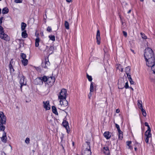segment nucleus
<instances>
[{
    "label": "nucleus",
    "instance_id": "f257e3e1",
    "mask_svg": "<svg viewBox=\"0 0 155 155\" xmlns=\"http://www.w3.org/2000/svg\"><path fill=\"white\" fill-rule=\"evenodd\" d=\"M55 81L54 77H47L44 76L43 77H40L36 78L35 81V83L36 84H40L43 83V81L45 83V85L48 87H50L52 86Z\"/></svg>",
    "mask_w": 155,
    "mask_h": 155
},
{
    "label": "nucleus",
    "instance_id": "f03ea898",
    "mask_svg": "<svg viewBox=\"0 0 155 155\" xmlns=\"http://www.w3.org/2000/svg\"><path fill=\"white\" fill-rule=\"evenodd\" d=\"M144 56L146 60L155 57L152 50L150 48H146L145 50Z\"/></svg>",
    "mask_w": 155,
    "mask_h": 155
},
{
    "label": "nucleus",
    "instance_id": "7ed1b4c3",
    "mask_svg": "<svg viewBox=\"0 0 155 155\" xmlns=\"http://www.w3.org/2000/svg\"><path fill=\"white\" fill-rule=\"evenodd\" d=\"M67 95V91L65 89H62L59 94L58 95V99H64L66 98Z\"/></svg>",
    "mask_w": 155,
    "mask_h": 155
},
{
    "label": "nucleus",
    "instance_id": "20e7f679",
    "mask_svg": "<svg viewBox=\"0 0 155 155\" xmlns=\"http://www.w3.org/2000/svg\"><path fill=\"white\" fill-rule=\"evenodd\" d=\"M146 61L147 65L150 67H152V68L153 69V65H154V64H155V58L153 57L152 58Z\"/></svg>",
    "mask_w": 155,
    "mask_h": 155
},
{
    "label": "nucleus",
    "instance_id": "39448f33",
    "mask_svg": "<svg viewBox=\"0 0 155 155\" xmlns=\"http://www.w3.org/2000/svg\"><path fill=\"white\" fill-rule=\"evenodd\" d=\"M43 107L45 110H49L51 109L49 101H44L43 102Z\"/></svg>",
    "mask_w": 155,
    "mask_h": 155
},
{
    "label": "nucleus",
    "instance_id": "423d86ee",
    "mask_svg": "<svg viewBox=\"0 0 155 155\" xmlns=\"http://www.w3.org/2000/svg\"><path fill=\"white\" fill-rule=\"evenodd\" d=\"M61 106L62 107H66L68 105V103L66 100V98L64 99H58Z\"/></svg>",
    "mask_w": 155,
    "mask_h": 155
},
{
    "label": "nucleus",
    "instance_id": "0eeeda50",
    "mask_svg": "<svg viewBox=\"0 0 155 155\" xmlns=\"http://www.w3.org/2000/svg\"><path fill=\"white\" fill-rule=\"evenodd\" d=\"M0 37L2 39L6 41H8L9 40V36L7 34H5L4 32L0 34Z\"/></svg>",
    "mask_w": 155,
    "mask_h": 155
},
{
    "label": "nucleus",
    "instance_id": "6e6552de",
    "mask_svg": "<svg viewBox=\"0 0 155 155\" xmlns=\"http://www.w3.org/2000/svg\"><path fill=\"white\" fill-rule=\"evenodd\" d=\"M0 118L1 119V122L2 121L3 123L6 124V117L4 115L3 112L0 111Z\"/></svg>",
    "mask_w": 155,
    "mask_h": 155
},
{
    "label": "nucleus",
    "instance_id": "1a4fd4ad",
    "mask_svg": "<svg viewBox=\"0 0 155 155\" xmlns=\"http://www.w3.org/2000/svg\"><path fill=\"white\" fill-rule=\"evenodd\" d=\"M82 155H91V152L90 150V147L89 145L84 150V152L82 153Z\"/></svg>",
    "mask_w": 155,
    "mask_h": 155
},
{
    "label": "nucleus",
    "instance_id": "9d476101",
    "mask_svg": "<svg viewBox=\"0 0 155 155\" xmlns=\"http://www.w3.org/2000/svg\"><path fill=\"white\" fill-rule=\"evenodd\" d=\"M49 64L50 62L48 61V59H46L45 61L42 62V67L46 68L49 65Z\"/></svg>",
    "mask_w": 155,
    "mask_h": 155
},
{
    "label": "nucleus",
    "instance_id": "9b49d317",
    "mask_svg": "<svg viewBox=\"0 0 155 155\" xmlns=\"http://www.w3.org/2000/svg\"><path fill=\"white\" fill-rule=\"evenodd\" d=\"M96 39L97 40V44L100 45V32L99 30H98L97 31Z\"/></svg>",
    "mask_w": 155,
    "mask_h": 155
},
{
    "label": "nucleus",
    "instance_id": "f8f14e48",
    "mask_svg": "<svg viewBox=\"0 0 155 155\" xmlns=\"http://www.w3.org/2000/svg\"><path fill=\"white\" fill-rule=\"evenodd\" d=\"M20 83L21 84V87L22 86L25 85L26 84V80H25V78L24 76H22L20 80Z\"/></svg>",
    "mask_w": 155,
    "mask_h": 155
},
{
    "label": "nucleus",
    "instance_id": "ddd939ff",
    "mask_svg": "<svg viewBox=\"0 0 155 155\" xmlns=\"http://www.w3.org/2000/svg\"><path fill=\"white\" fill-rule=\"evenodd\" d=\"M7 137L6 136V133L5 132L3 133L2 137H1L2 141L4 143H6L7 142Z\"/></svg>",
    "mask_w": 155,
    "mask_h": 155
},
{
    "label": "nucleus",
    "instance_id": "4468645a",
    "mask_svg": "<svg viewBox=\"0 0 155 155\" xmlns=\"http://www.w3.org/2000/svg\"><path fill=\"white\" fill-rule=\"evenodd\" d=\"M14 63L12 59H11L9 65V68L11 72H13L14 70L13 68V66L14 65Z\"/></svg>",
    "mask_w": 155,
    "mask_h": 155
},
{
    "label": "nucleus",
    "instance_id": "2eb2a0df",
    "mask_svg": "<svg viewBox=\"0 0 155 155\" xmlns=\"http://www.w3.org/2000/svg\"><path fill=\"white\" fill-rule=\"evenodd\" d=\"M104 136L107 139H109L111 137V134L109 131H106L104 134Z\"/></svg>",
    "mask_w": 155,
    "mask_h": 155
},
{
    "label": "nucleus",
    "instance_id": "dca6fc26",
    "mask_svg": "<svg viewBox=\"0 0 155 155\" xmlns=\"http://www.w3.org/2000/svg\"><path fill=\"white\" fill-rule=\"evenodd\" d=\"M145 137H152V134L151 133V130L147 129L145 133Z\"/></svg>",
    "mask_w": 155,
    "mask_h": 155
},
{
    "label": "nucleus",
    "instance_id": "f3484780",
    "mask_svg": "<svg viewBox=\"0 0 155 155\" xmlns=\"http://www.w3.org/2000/svg\"><path fill=\"white\" fill-rule=\"evenodd\" d=\"M102 151L105 154L108 155L109 154V151L107 147H104L102 149Z\"/></svg>",
    "mask_w": 155,
    "mask_h": 155
},
{
    "label": "nucleus",
    "instance_id": "a211bd4d",
    "mask_svg": "<svg viewBox=\"0 0 155 155\" xmlns=\"http://www.w3.org/2000/svg\"><path fill=\"white\" fill-rule=\"evenodd\" d=\"M5 124H6L3 123L2 121L1 122V123L0 124V130L3 131V132H5L4 130L5 129V127L4 125Z\"/></svg>",
    "mask_w": 155,
    "mask_h": 155
},
{
    "label": "nucleus",
    "instance_id": "6ab92c4d",
    "mask_svg": "<svg viewBox=\"0 0 155 155\" xmlns=\"http://www.w3.org/2000/svg\"><path fill=\"white\" fill-rule=\"evenodd\" d=\"M52 110L53 113L56 115H58V113L57 111L56 107L54 106H52Z\"/></svg>",
    "mask_w": 155,
    "mask_h": 155
},
{
    "label": "nucleus",
    "instance_id": "aec40b11",
    "mask_svg": "<svg viewBox=\"0 0 155 155\" xmlns=\"http://www.w3.org/2000/svg\"><path fill=\"white\" fill-rule=\"evenodd\" d=\"M21 61L22 63V64L24 66H25L27 65L28 63V61L27 59H21Z\"/></svg>",
    "mask_w": 155,
    "mask_h": 155
},
{
    "label": "nucleus",
    "instance_id": "412c9836",
    "mask_svg": "<svg viewBox=\"0 0 155 155\" xmlns=\"http://www.w3.org/2000/svg\"><path fill=\"white\" fill-rule=\"evenodd\" d=\"M137 105L138 107L140 109H141L143 108L142 102L140 100H138L137 101Z\"/></svg>",
    "mask_w": 155,
    "mask_h": 155
},
{
    "label": "nucleus",
    "instance_id": "4be33fe9",
    "mask_svg": "<svg viewBox=\"0 0 155 155\" xmlns=\"http://www.w3.org/2000/svg\"><path fill=\"white\" fill-rule=\"evenodd\" d=\"M22 37L25 38L28 37V34L26 31H23L21 33Z\"/></svg>",
    "mask_w": 155,
    "mask_h": 155
},
{
    "label": "nucleus",
    "instance_id": "5701e85b",
    "mask_svg": "<svg viewBox=\"0 0 155 155\" xmlns=\"http://www.w3.org/2000/svg\"><path fill=\"white\" fill-rule=\"evenodd\" d=\"M26 26L27 25L24 22H22L21 25V31H24Z\"/></svg>",
    "mask_w": 155,
    "mask_h": 155
},
{
    "label": "nucleus",
    "instance_id": "b1692460",
    "mask_svg": "<svg viewBox=\"0 0 155 155\" xmlns=\"http://www.w3.org/2000/svg\"><path fill=\"white\" fill-rule=\"evenodd\" d=\"M35 46L36 47H38L39 45V43L40 41V39L38 37H37L35 39Z\"/></svg>",
    "mask_w": 155,
    "mask_h": 155
},
{
    "label": "nucleus",
    "instance_id": "393cba45",
    "mask_svg": "<svg viewBox=\"0 0 155 155\" xmlns=\"http://www.w3.org/2000/svg\"><path fill=\"white\" fill-rule=\"evenodd\" d=\"M8 9L7 8L5 7L2 10V13L3 14H7L8 12Z\"/></svg>",
    "mask_w": 155,
    "mask_h": 155
},
{
    "label": "nucleus",
    "instance_id": "a878e982",
    "mask_svg": "<svg viewBox=\"0 0 155 155\" xmlns=\"http://www.w3.org/2000/svg\"><path fill=\"white\" fill-rule=\"evenodd\" d=\"M118 138L120 140H122L123 138V135L122 131L120 130L118 131Z\"/></svg>",
    "mask_w": 155,
    "mask_h": 155
},
{
    "label": "nucleus",
    "instance_id": "bb28decb",
    "mask_svg": "<svg viewBox=\"0 0 155 155\" xmlns=\"http://www.w3.org/2000/svg\"><path fill=\"white\" fill-rule=\"evenodd\" d=\"M62 125L66 129L68 127V122L65 120H64L62 123Z\"/></svg>",
    "mask_w": 155,
    "mask_h": 155
},
{
    "label": "nucleus",
    "instance_id": "cd10ccee",
    "mask_svg": "<svg viewBox=\"0 0 155 155\" xmlns=\"http://www.w3.org/2000/svg\"><path fill=\"white\" fill-rule=\"evenodd\" d=\"M94 83L91 82L90 84V91L91 92H93L94 91Z\"/></svg>",
    "mask_w": 155,
    "mask_h": 155
},
{
    "label": "nucleus",
    "instance_id": "c85d7f7f",
    "mask_svg": "<svg viewBox=\"0 0 155 155\" xmlns=\"http://www.w3.org/2000/svg\"><path fill=\"white\" fill-rule=\"evenodd\" d=\"M130 68L129 67H126L125 69V72L127 74H129L130 72Z\"/></svg>",
    "mask_w": 155,
    "mask_h": 155
},
{
    "label": "nucleus",
    "instance_id": "c756f323",
    "mask_svg": "<svg viewBox=\"0 0 155 155\" xmlns=\"http://www.w3.org/2000/svg\"><path fill=\"white\" fill-rule=\"evenodd\" d=\"M126 143L128 147V148L130 149H132L133 148L130 145V144L131 143V141H127Z\"/></svg>",
    "mask_w": 155,
    "mask_h": 155
},
{
    "label": "nucleus",
    "instance_id": "7c9ffc66",
    "mask_svg": "<svg viewBox=\"0 0 155 155\" xmlns=\"http://www.w3.org/2000/svg\"><path fill=\"white\" fill-rule=\"evenodd\" d=\"M48 37L50 39V40L53 41H54L55 40V37L54 35H50L48 36Z\"/></svg>",
    "mask_w": 155,
    "mask_h": 155
},
{
    "label": "nucleus",
    "instance_id": "2f4dec72",
    "mask_svg": "<svg viewBox=\"0 0 155 155\" xmlns=\"http://www.w3.org/2000/svg\"><path fill=\"white\" fill-rule=\"evenodd\" d=\"M64 26L67 29H69V23L67 21H65Z\"/></svg>",
    "mask_w": 155,
    "mask_h": 155
},
{
    "label": "nucleus",
    "instance_id": "473e14b6",
    "mask_svg": "<svg viewBox=\"0 0 155 155\" xmlns=\"http://www.w3.org/2000/svg\"><path fill=\"white\" fill-rule=\"evenodd\" d=\"M140 110L143 116L144 117H146L147 116V113L145 110L143 108H142Z\"/></svg>",
    "mask_w": 155,
    "mask_h": 155
},
{
    "label": "nucleus",
    "instance_id": "72a5a7b5",
    "mask_svg": "<svg viewBox=\"0 0 155 155\" xmlns=\"http://www.w3.org/2000/svg\"><path fill=\"white\" fill-rule=\"evenodd\" d=\"M21 59H26V55L23 53L21 54Z\"/></svg>",
    "mask_w": 155,
    "mask_h": 155
},
{
    "label": "nucleus",
    "instance_id": "f704fd0d",
    "mask_svg": "<svg viewBox=\"0 0 155 155\" xmlns=\"http://www.w3.org/2000/svg\"><path fill=\"white\" fill-rule=\"evenodd\" d=\"M117 68L121 72L123 71V68H122V66L120 64L118 65Z\"/></svg>",
    "mask_w": 155,
    "mask_h": 155
},
{
    "label": "nucleus",
    "instance_id": "c9c22d12",
    "mask_svg": "<svg viewBox=\"0 0 155 155\" xmlns=\"http://www.w3.org/2000/svg\"><path fill=\"white\" fill-rule=\"evenodd\" d=\"M87 76L88 81H91L92 80V78L91 76L87 74Z\"/></svg>",
    "mask_w": 155,
    "mask_h": 155
},
{
    "label": "nucleus",
    "instance_id": "e433bc0d",
    "mask_svg": "<svg viewBox=\"0 0 155 155\" xmlns=\"http://www.w3.org/2000/svg\"><path fill=\"white\" fill-rule=\"evenodd\" d=\"M140 34L141 35V37H142V38L144 39H146L147 38V36H146L143 33H141Z\"/></svg>",
    "mask_w": 155,
    "mask_h": 155
},
{
    "label": "nucleus",
    "instance_id": "4c0bfd02",
    "mask_svg": "<svg viewBox=\"0 0 155 155\" xmlns=\"http://www.w3.org/2000/svg\"><path fill=\"white\" fill-rule=\"evenodd\" d=\"M151 139L152 137H145V141L147 143H149V139Z\"/></svg>",
    "mask_w": 155,
    "mask_h": 155
},
{
    "label": "nucleus",
    "instance_id": "58836bf2",
    "mask_svg": "<svg viewBox=\"0 0 155 155\" xmlns=\"http://www.w3.org/2000/svg\"><path fill=\"white\" fill-rule=\"evenodd\" d=\"M124 87H125L126 89L128 88H129L128 82L127 81L125 83V84L124 86Z\"/></svg>",
    "mask_w": 155,
    "mask_h": 155
},
{
    "label": "nucleus",
    "instance_id": "ea45409f",
    "mask_svg": "<svg viewBox=\"0 0 155 155\" xmlns=\"http://www.w3.org/2000/svg\"><path fill=\"white\" fill-rule=\"evenodd\" d=\"M116 127L117 128V129L118 131H120L121 130H120V129L119 126L118 125L116 124Z\"/></svg>",
    "mask_w": 155,
    "mask_h": 155
},
{
    "label": "nucleus",
    "instance_id": "a19ab883",
    "mask_svg": "<svg viewBox=\"0 0 155 155\" xmlns=\"http://www.w3.org/2000/svg\"><path fill=\"white\" fill-rule=\"evenodd\" d=\"M147 127V129L150 130V127L148 125V123L147 122H145L144 124Z\"/></svg>",
    "mask_w": 155,
    "mask_h": 155
},
{
    "label": "nucleus",
    "instance_id": "79ce46f5",
    "mask_svg": "<svg viewBox=\"0 0 155 155\" xmlns=\"http://www.w3.org/2000/svg\"><path fill=\"white\" fill-rule=\"evenodd\" d=\"M30 139L28 138H27L25 140V142L27 143L28 144L29 143Z\"/></svg>",
    "mask_w": 155,
    "mask_h": 155
},
{
    "label": "nucleus",
    "instance_id": "37998d69",
    "mask_svg": "<svg viewBox=\"0 0 155 155\" xmlns=\"http://www.w3.org/2000/svg\"><path fill=\"white\" fill-rule=\"evenodd\" d=\"M47 31L48 32H51V28L50 27L48 26L47 28Z\"/></svg>",
    "mask_w": 155,
    "mask_h": 155
},
{
    "label": "nucleus",
    "instance_id": "c03bdc74",
    "mask_svg": "<svg viewBox=\"0 0 155 155\" xmlns=\"http://www.w3.org/2000/svg\"><path fill=\"white\" fill-rule=\"evenodd\" d=\"M4 32L3 28L2 26H0V34Z\"/></svg>",
    "mask_w": 155,
    "mask_h": 155
},
{
    "label": "nucleus",
    "instance_id": "a18cd8bd",
    "mask_svg": "<svg viewBox=\"0 0 155 155\" xmlns=\"http://www.w3.org/2000/svg\"><path fill=\"white\" fill-rule=\"evenodd\" d=\"M22 2V0H15V2L16 3H20Z\"/></svg>",
    "mask_w": 155,
    "mask_h": 155
},
{
    "label": "nucleus",
    "instance_id": "49530a36",
    "mask_svg": "<svg viewBox=\"0 0 155 155\" xmlns=\"http://www.w3.org/2000/svg\"><path fill=\"white\" fill-rule=\"evenodd\" d=\"M129 80L131 84H134V81H133L132 78H130V79Z\"/></svg>",
    "mask_w": 155,
    "mask_h": 155
},
{
    "label": "nucleus",
    "instance_id": "de8ad7c7",
    "mask_svg": "<svg viewBox=\"0 0 155 155\" xmlns=\"http://www.w3.org/2000/svg\"><path fill=\"white\" fill-rule=\"evenodd\" d=\"M54 49V47L53 46H51L49 48V50L52 52L53 51Z\"/></svg>",
    "mask_w": 155,
    "mask_h": 155
},
{
    "label": "nucleus",
    "instance_id": "09e8293b",
    "mask_svg": "<svg viewBox=\"0 0 155 155\" xmlns=\"http://www.w3.org/2000/svg\"><path fill=\"white\" fill-rule=\"evenodd\" d=\"M123 33L125 37H126L127 36V33L126 32H125V31H123Z\"/></svg>",
    "mask_w": 155,
    "mask_h": 155
},
{
    "label": "nucleus",
    "instance_id": "8fccbe9b",
    "mask_svg": "<svg viewBox=\"0 0 155 155\" xmlns=\"http://www.w3.org/2000/svg\"><path fill=\"white\" fill-rule=\"evenodd\" d=\"M127 77L129 79H130V78H131V76L130 74H127Z\"/></svg>",
    "mask_w": 155,
    "mask_h": 155
},
{
    "label": "nucleus",
    "instance_id": "3c124183",
    "mask_svg": "<svg viewBox=\"0 0 155 155\" xmlns=\"http://www.w3.org/2000/svg\"><path fill=\"white\" fill-rule=\"evenodd\" d=\"M91 92H91L90 91V92L89 93V94L88 95V96H89V98H90V97H91V96H92V93H91Z\"/></svg>",
    "mask_w": 155,
    "mask_h": 155
},
{
    "label": "nucleus",
    "instance_id": "603ef678",
    "mask_svg": "<svg viewBox=\"0 0 155 155\" xmlns=\"http://www.w3.org/2000/svg\"><path fill=\"white\" fill-rule=\"evenodd\" d=\"M3 19V17H1L0 18V24H1L2 23V20Z\"/></svg>",
    "mask_w": 155,
    "mask_h": 155
},
{
    "label": "nucleus",
    "instance_id": "864d4df0",
    "mask_svg": "<svg viewBox=\"0 0 155 155\" xmlns=\"http://www.w3.org/2000/svg\"><path fill=\"white\" fill-rule=\"evenodd\" d=\"M120 110H119V109H117L116 110V112L117 113H119L120 112Z\"/></svg>",
    "mask_w": 155,
    "mask_h": 155
},
{
    "label": "nucleus",
    "instance_id": "5fc2aeb1",
    "mask_svg": "<svg viewBox=\"0 0 155 155\" xmlns=\"http://www.w3.org/2000/svg\"><path fill=\"white\" fill-rule=\"evenodd\" d=\"M71 1V0H66V1L68 2H70Z\"/></svg>",
    "mask_w": 155,
    "mask_h": 155
},
{
    "label": "nucleus",
    "instance_id": "6e6d98bb",
    "mask_svg": "<svg viewBox=\"0 0 155 155\" xmlns=\"http://www.w3.org/2000/svg\"><path fill=\"white\" fill-rule=\"evenodd\" d=\"M131 12V10H130L128 12H127V13L128 14H129Z\"/></svg>",
    "mask_w": 155,
    "mask_h": 155
},
{
    "label": "nucleus",
    "instance_id": "4d7b16f0",
    "mask_svg": "<svg viewBox=\"0 0 155 155\" xmlns=\"http://www.w3.org/2000/svg\"><path fill=\"white\" fill-rule=\"evenodd\" d=\"M131 51L134 53H135L134 52V51L132 50V49H131Z\"/></svg>",
    "mask_w": 155,
    "mask_h": 155
},
{
    "label": "nucleus",
    "instance_id": "13d9d810",
    "mask_svg": "<svg viewBox=\"0 0 155 155\" xmlns=\"http://www.w3.org/2000/svg\"><path fill=\"white\" fill-rule=\"evenodd\" d=\"M134 149H135V151H136L137 150V147H135L134 148Z\"/></svg>",
    "mask_w": 155,
    "mask_h": 155
},
{
    "label": "nucleus",
    "instance_id": "bf43d9fd",
    "mask_svg": "<svg viewBox=\"0 0 155 155\" xmlns=\"http://www.w3.org/2000/svg\"><path fill=\"white\" fill-rule=\"evenodd\" d=\"M140 1L141 2H143L144 1V0H140Z\"/></svg>",
    "mask_w": 155,
    "mask_h": 155
},
{
    "label": "nucleus",
    "instance_id": "052dcab7",
    "mask_svg": "<svg viewBox=\"0 0 155 155\" xmlns=\"http://www.w3.org/2000/svg\"><path fill=\"white\" fill-rule=\"evenodd\" d=\"M1 9H0V14L1 13Z\"/></svg>",
    "mask_w": 155,
    "mask_h": 155
},
{
    "label": "nucleus",
    "instance_id": "680f3d73",
    "mask_svg": "<svg viewBox=\"0 0 155 155\" xmlns=\"http://www.w3.org/2000/svg\"><path fill=\"white\" fill-rule=\"evenodd\" d=\"M119 83H120V81H119V82H118V84H119Z\"/></svg>",
    "mask_w": 155,
    "mask_h": 155
},
{
    "label": "nucleus",
    "instance_id": "e2e57ef3",
    "mask_svg": "<svg viewBox=\"0 0 155 155\" xmlns=\"http://www.w3.org/2000/svg\"><path fill=\"white\" fill-rule=\"evenodd\" d=\"M1 123V119H0V124Z\"/></svg>",
    "mask_w": 155,
    "mask_h": 155
},
{
    "label": "nucleus",
    "instance_id": "0e129e2a",
    "mask_svg": "<svg viewBox=\"0 0 155 155\" xmlns=\"http://www.w3.org/2000/svg\"><path fill=\"white\" fill-rule=\"evenodd\" d=\"M153 2H155V0H152Z\"/></svg>",
    "mask_w": 155,
    "mask_h": 155
},
{
    "label": "nucleus",
    "instance_id": "69168bd1",
    "mask_svg": "<svg viewBox=\"0 0 155 155\" xmlns=\"http://www.w3.org/2000/svg\"><path fill=\"white\" fill-rule=\"evenodd\" d=\"M73 143V145H74V142H73V143Z\"/></svg>",
    "mask_w": 155,
    "mask_h": 155
},
{
    "label": "nucleus",
    "instance_id": "338daca9",
    "mask_svg": "<svg viewBox=\"0 0 155 155\" xmlns=\"http://www.w3.org/2000/svg\"><path fill=\"white\" fill-rule=\"evenodd\" d=\"M131 89H132V90H133V88H131Z\"/></svg>",
    "mask_w": 155,
    "mask_h": 155
},
{
    "label": "nucleus",
    "instance_id": "774afa93",
    "mask_svg": "<svg viewBox=\"0 0 155 155\" xmlns=\"http://www.w3.org/2000/svg\"><path fill=\"white\" fill-rule=\"evenodd\" d=\"M77 155H79L78 154H77Z\"/></svg>",
    "mask_w": 155,
    "mask_h": 155
}]
</instances>
